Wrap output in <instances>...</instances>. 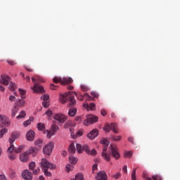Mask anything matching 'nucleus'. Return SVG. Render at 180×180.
<instances>
[{"label":"nucleus","instance_id":"nucleus-1","mask_svg":"<svg viewBox=\"0 0 180 180\" xmlns=\"http://www.w3.org/2000/svg\"><path fill=\"white\" fill-rule=\"evenodd\" d=\"M75 96H77L79 101H84V97L86 96L87 98H91L88 93H85L82 95L80 93L77 94L75 91H69L62 96H60V101L61 103H66V102H69L70 108L72 106H75L77 105V101H75Z\"/></svg>","mask_w":180,"mask_h":180},{"label":"nucleus","instance_id":"nucleus-2","mask_svg":"<svg viewBox=\"0 0 180 180\" xmlns=\"http://www.w3.org/2000/svg\"><path fill=\"white\" fill-rule=\"evenodd\" d=\"M32 81L34 84L33 87H31V89L33 90L34 94H44L46 92L44 91V87L39 84H41V82H44V79H43V77L36 75L34 77H32Z\"/></svg>","mask_w":180,"mask_h":180},{"label":"nucleus","instance_id":"nucleus-3","mask_svg":"<svg viewBox=\"0 0 180 180\" xmlns=\"http://www.w3.org/2000/svg\"><path fill=\"white\" fill-rule=\"evenodd\" d=\"M41 168L42 171L46 169H55L56 165L50 163L47 159L42 158L41 162Z\"/></svg>","mask_w":180,"mask_h":180},{"label":"nucleus","instance_id":"nucleus-4","mask_svg":"<svg viewBox=\"0 0 180 180\" xmlns=\"http://www.w3.org/2000/svg\"><path fill=\"white\" fill-rule=\"evenodd\" d=\"M19 136H20L19 132H13L11 134V138L9 139L10 147L7 150L8 153H12V151L15 150V146H13V143L15 142V140L16 139H18Z\"/></svg>","mask_w":180,"mask_h":180},{"label":"nucleus","instance_id":"nucleus-5","mask_svg":"<svg viewBox=\"0 0 180 180\" xmlns=\"http://www.w3.org/2000/svg\"><path fill=\"white\" fill-rule=\"evenodd\" d=\"M54 84H58L60 82L61 85H67L68 84H72L73 81L71 77H64L63 79L60 77H54L53 79Z\"/></svg>","mask_w":180,"mask_h":180},{"label":"nucleus","instance_id":"nucleus-6","mask_svg":"<svg viewBox=\"0 0 180 180\" xmlns=\"http://www.w3.org/2000/svg\"><path fill=\"white\" fill-rule=\"evenodd\" d=\"M53 148H54V143L49 142L43 148L44 154H46V155H50L51 153H53Z\"/></svg>","mask_w":180,"mask_h":180},{"label":"nucleus","instance_id":"nucleus-7","mask_svg":"<svg viewBox=\"0 0 180 180\" xmlns=\"http://www.w3.org/2000/svg\"><path fill=\"white\" fill-rule=\"evenodd\" d=\"M98 119V117L90 115L87 117V119L84 121V124H85V126H89V124H92V123H96Z\"/></svg>","mask_w":180,"mask_h":180},{"label":"nucleus","instance_id":"nucleus-8","mask_svg":"<svg viewBox=\"0 0 180 180\" xmlns=\"http://www.w3.org/2000/svg\"><path fill=\"white\" fill-rule=\"evenodd\" d=\"M58 126L56 124H53L51 126V131L46 130L44 131V133H46V137L48 139H51V136H54L56 134V132L58 131Z\"/></svg>","mask_w":180,"mask_h":180},{"label":"nucleus","instance_id":"nucleus-9","mask_svg":"<svg viewBox=\"0 0 180 180\" xmlns=\"http://www.w3.org/2000/svg\"><path fill=\"white\" fill-rule=\"evenodd\" d=\"M110 147L113 158H115V160H119L120 158V154L119 153L117 147L112 144L110 146Z\"/></svg>","mask_w":180,"mask_h":180},{"label":"nucleus","instance_id":"nucleus-10","mask_svg":"<svg viewBox=\"0 0 180 180\" xmlns=\"http://www.w3.org/2000/svg\"><path fill=\"white\" fill-rule=\"evenodd\" d=\"M55 120H57L58 123H65L67 122V116L62 113L56 114L53 117Z\"/></svg>","mask_w":180,"mask_h":180},{"label":"nucleus","instance_id":"nucleus-11","mask_svg":"<svg viewBox=\"0 0 180 180\" xmlns=\"http://www.w3.org/2000/svg\"><path fill=\"white\" fill-rule=\"evenodd\" d=\"M11 124V120L5 115H0V127L9 126Z\"/></svg>","mask_w":180,"mask_h":180},{"label":"nucleus","instance_id":"nucleus-12","mask_svg":"<svg viewBox=\"0 0 180 180\" xmlns=\"http://www.w3.org/2000/svg\"><path fill=\"white\" fill-rule=\"evenodd\" d=\"M11 82V77L8 75H1L0 77V84L2 85H9Z\"/></svg>","mask_w":180,"mask_h":180},{"label":"nucleus","instance_id":"nucleus-13","mask_svg":"<svg viewBox=\"0 0 180 180\" xmlns=\"http://www.w3.org/2000/svg\"><path fill=\"white\" fill-rule=\"evenodd\" d=\"M108 147H109V145H104L103 148V152L101 153V155L105 161H110V154L106 153V150H108Z\"/></svg>","mask_w":180,"mask_h":180},{"label":"nucleus","instance_id":"nucleus-14","mask_svg":"<svg viewBox=\"0 0 180 180\" xmlns=\"http://www.w3.org/2000/svg\"><path fill=\"white\" fill-rule=\"evenodd\" d=\"M22 177L25 180H32L33 178V174L29 172V170H25L22 173Z\"/></svg>","mask_w":180,"mask_h":180},{"label":"nucleus","instance_id":"nucleus-15","mask_svg":"<svg viewBox=\"0 0 180 180\" xmlns=\"http://www.w3.org/2000/svg\"><path fill=\"white\" fill-rule=\"evenodd\" d=\"M98 134L99 132L98 131V129H93L87 134V137L90 140H94V139H96L98 136Z\"/></svg>","mask_w":180,"mask_h":180},{"label":"nucleus","instance_id":"nucleus-16","mask_svg":"<svg viewBox=\"0 0 180 180\" xmlns=\"http://www.w3.org/2000/svg\"><path fill=\"white\" fill-rule=\"evenodd\" d=\"M34 131L32 130L28 131L26 134V139L27 141H33V140H34Z\"/></svg>","mask_w":180,"mask_h":180},{"label":"nucleus","instance_id":"nucleus-17","mask_svg":"<svg viewBox=\"0 0 180 180\" xmlns=\"http://www.w3.org/2000/svg\"><path fill=\"white\" fill-rule=\"evenodd\" d=\"M97 180H108V176L105 172H99L96 176Z\"/></svg>","mask_w":180,"mask_h":180},{"label":"nucleus","instance_id":"nucleus-18","mask_svg":"<svg viewBox=\"0 0 180 180\" xmlns=\"http://www.w3.org/2000/svg\"><path fill=\"white\" fill-rule=\"evenodd\" d=\"M95 106H96L95 103H91L90 105L88 103L83 104V108H85L86 110H94L95 109Z\"/></svg>","mask_w":180,"mask_h":180},{"label":"nucleus","instance_id":"nucleus-19","mask_svg":"<svg viewBox=\"0 0 180 180\" xmlns=\"http://www.w3.org/2000/svg\"><path fill=\"white\" fill-rule=\"evenodd\" d=\"M20 159L22 162H26L29 160V153L27 152L23 153L20 155Z\"/></svg>","mask_w":180,"mask_h":180},{"label":"nucleus","instance_id":"nucleus-20","mask_svg":"<svg viewBox=\"0 0 180 180\" xmlns=\"http://www.w3.org/2000/svg\"><path fill=\"white\" fill-rule=\"evenodd\" d=\"M68 115L71 117H74L75 115H77V108H71L69 109Z\"/></svg>","mask_w":180,"mask_h":180},{"label":"nucleus","instance_id":"nucleus-21","mask_svg":"<svg viewBox=\"0 0 180 180\" xmlns=\"http://www.w3.org/2000/svg\"><path fill=\"white\" fill-rule=\"evenodd\" d=\"M26 103V102L25 101V100L23 99H19L16 103H15V105L17 108H22V106H25V104Z\"/></svg>","mask_w":180,"mask_h":180},{"label":"nucleus","instance_id":"nucleus-22","mask_svg":"<svg viewBox=\"0 0 180 180\" xmlns=\"http://www.w3.org/2000/svg\"><path fill=\"white\" fill-rule=\"evenodd\" d=\"M110 126L111 130L114 133H115V134H117V133H119V131H117V124H116V123H111Z\"/></svg>","mask_w":180,"mask_h":180},{"label":"nucleus","instance_id":"nucleus-23","mask_svg":"<svg viewBox=\"0 0 180 180\" xmlns=\"http://www.w3.org/2000/svg\"><path fill=\"white\" fill-rule=\"evenodd\" d=\"M39 152V149L36 147H30L29 150L27 152L29 155L30 154H37Z\"/></svg>","mask_w":180,"mask_h":180},{"label":"nucleus","instance_id":"nucleus-24","mask_svg":"<svg viewBox=\"0 0 180 180\" xmlns=\"http://www.w3.org/2000/svg\"><path fill=\"white\" fill-rule=\"evenodd\" d=\"M75 151H77L75 149V145L74 143H70L69 146V153H70V154H75Z\"/></svg>","mask_w":180,"mask_h":180},{"label":"nucleus","instance_id":"nucleus-25","mask_svg":"<svg viewBox=\"0 0 180 180\" xmlns=\"http://www.w3.org/2000/svg\"><path fill=\"white\" fill-rule=\"evenodd\" d=\"M110 139L112 140V141H120V140H122V136L111 135Z\"/></svg>","mask_w":180,"mask_h":180},{"label":"nucleus","instance_id":"nucleus-26","mask_svg":"<svg viewBox=\"0 0 180 180\" xmlns=\"http://www.w3.org/2000/svg\"><path fill=\"white\" fill-rule=\"evenodd\" d=\"M70 180H84V174H82V173H78L75 175V179H72Z\"/></svg>","mask_w":180,"mask_h":180},{"label":"nucleus","instance_id":"nucleus-27","mask_svg":"<svg viewBox=\"0 0 180 180\" xmlns=\"http://www.w3.org/2000/svg\"><path fill=\"white\" fill-rule=\"evenodd\" d=\"M18 112H19V108L15 105L11 112L12 117H15L16 116V114L18 113Z\"/></svg>","mask_w":180,"mask_h":180},{"label":"nucleus","instance_id":"nucleus-28","mask_svg":"<svg viewBox=\"0 0 180 180\" xmlns=\"http://www.w3.org/2000/svg\"><path fill=\"white\" fill-rule=\"evenodd\" d=\"M69 162H70V164L75 165L78 162V159H77V158H74V156H70Z\"/></svg>","mask_w":180,"mask_h":180},{"label":"nucleus","instance_id":"nucleus-29","mask_svg":"<svg viewBox=\"0 0 180 180\" xmlns=\"http://www.w3.org/2000/svg\"><path fill=\"white\" fill-rule=\"evenodd\" d=\"M103 130H104V131H105L106 133H109V131H110L111 130L110 124H109V123L105 124V127L103 128Z\"/></svg>","mask_w":180,"mask_h":180},{"label":"nucleus","instance_id":"nucleus-30","mask_svg":"<svg viewBox=\"0 0 180 180\" xmlns=\"http://www.w3.org/2000/svg\"><path fill=\"white\" fill-rule=\"evenodd\" d=\"M10 91H15L18 87L16 86V84L13 82H10L9 86H8Z\"/></svg>","mask_w":180,"mask_h":180},{"label":"nucleus","instance_id":"nucleus-31","mask_svg":"<svg viewBox=\"0 0 180 180\" xmlns=\"http://www.w3.org/2000/svg\"><path fill=\"white\" fill-rule=\"evenodd\" d=\"M37 129H38V130H41V131L45 130L46 125H44V124H43V123H38Z\"/></svg>","mask_w":180,"mask_h":180},{"label":"nucleus","instance_id":"nucleus-32","mask_svg":"<svg viewBox=\"0 0 180 180\" xmlns=\"http://www.w3.org/2000/svg\"><path fill=\"white\" fill-rule=\"evenodd\" d=\"M71 126H75V124L72 123V121H68L67 123L64 125V129H68Z\"/></svg>","mask_w":180,"mask_h":180},{"label":"nucleus","instance_id":"nucleus-33","mask_svg":"<svg viewBox=\"0 0 180 180\" xmlns=\"http://www.w3.org/2000/svg\"><path fill=\"white\" fill-rule=\"evenodd\" d=\"M26 116V112L24 110L21 111L20 114L16 117V119H23Z\"/></svg>","mask_w":180,"mask_h":180},{"label":"nucleus","instance_id":"nucleus-34","mask_svg":"<svg viewBox=\"0 0 180 180\" xmlns=\"http://www.w3.org/2000/svg\"><path fill=\"white\" fill-rule=\"evenodd\" d=\"M25 148V146H20L18 148L14 150V152L16 154H19V153H22V150Z\"/></svg>","mask_w":180,"mask_h":180},{"label":"nucleus","instance_id":"nucleus-35","mask_svg":"<svg viewBox=\"0 0 180 180\" xmlns=\"http://www.w3.org/2000/svg\"><path fill=\"white\" fill-rule=\"evenodd\" d=\"M76 148H77V153H79V154L82 153L83 147L80 144H77Z\"/></svg>","mask_w":180,"mask_h":180},{"label":"nucleus","instance_id":"nucleus-36","mask_svg":"<svg viewBox=\"0 0 180 180\" xmlns=\"http://www.w3.org/2000/svg\"><path fill=\"white\" fill-rule=\"evenodd\" d=\"M36 167V163L34 162H31L29 165V169L31 170V171H34V168Z\"/></svg>","mask_w":180,"mask_h":180},{"label":"nucleus","instance_id":"nucleus-37","mask_svg":"<svg viewBox=\"0 0 180 180\" xmlns=\"http://www.w3.org/2000/svg\"><path fill=\"white\" fill-rule=\"evenodd\" d=\"M8 132V129L6 128H4L0 131V139H1V137H4V134L5 133Z\"/></svg>","mask_w":180,"mask_h":180},{"label":"nucleus","instance_id":"nucleus-38","mask_svg":"<svg viewBox=\"0 0 180 180\" xmlns=\"http://www.w3.org/2000/svg\"><path fill=\"white\" fill-rule=\"evenodd\" d=\"M120 176H122V174H120V172H117L115 174L112 176V178H114V179L117 180L119 179V178H120Z\"/></svg>","mask_w":180,"mask_h":180},{"label":"nucleus","instance_id":"nucleus-39","mask_svg":"<svg viewBox=\"0 0 180 180\" xmlns=\"http://www.w3.org/2000/svg\"><path fill=\"white\" fill-rule=\"evenodd\" d=\"M20 95H21V98H25V95L26 94V91L23 90L22 89H18Z\"/></svg>","mask_w":180,"mask_h":180},{"label":"nucleus","instance_id":"nucleus-40","mask_svg":"<svg viewBox=\"0 0 180 180\" xmlns=\"http://www.w3.org/2000/svg\"><path fill=\"white\" fill-rule=\"evenodd\" d=\"M101 143L103 144V146H109V141H108L106 139H102L101 140Z\"/></svg>","mask_w":180,"mask_h":180},{"label":"nucleus","instance_id":"nucleus-41","mask_svg":"<svg viewBox=\"0 0 180 180\" xmlns=\"http://www.w3.org/2000/svg\"><path fill=\"white\" fill-rule=\"evenodd\" d=\"M81 89L82 92H86L89 91V88L88 87V86H85V85H81Z\"/></svg>","mask_w":180,"mask_h":180},{"label":"nucleus","instance_id":"nucleus-42","mask_svg":"<svg viewBox=\"0 0 180 180\" xmlns=\"http://www.w3.org/2000/svg\"><path fill=\"white\" fill-rule=\"evenodd\" d=\"M137 169H134L133 170H132V173H131V180H137V179L136 178V170Z\"/></svg>","mask_w":180,"mask_h":180},{"label":"nucleus","instance_id":"nucleus-43","mask_svg":"<svg viewBox=\"0 0 180 180\" xmlns=\"http://www.w3.org/2000/svg\"><path fill=\"white\" fill-rule=\"evenodd\" d=\"M74 169V166L71 165H66V171L67 172H70V171H72Z\"/></svg>","mask_w":180,"mask_h":180},{"label":"nucleus","instance_id":"nucleus-44","mask_svg":"<svg viewBox=\"0 0 180 180\" xmlns=\"http://www.w3.org/2000/svg\"><path fill=\"white\" fill-rule=\"evenodd\" d=\"M41 99L44 101H49V99H50V96H49L48 94H45L41 96Z\"/></svg>","mask_w":180,"mask_h":180},{"label":"nucleus","instance_id":"nucleus-45","mask_svg":"<svg viewBox=\"0 0 180 180\" xmlns=\"http://www.w3.org/2000/svg\"><path fill=\"white\" fill-rule=\"evenodd\" d=\"M132 155H133V153H131V151L125 152L124 157L126 158H130V157H131Z\"/></svg>","mask_w":180,"mask_h":180},{"label":"nucleus","instance_id":"nucleus-46","mask_svg":"<svg viewBox=\"0 0 180 180\" xmlns=\"http://www.w3.org/2000/svg\"><path fill=\"white\" fill-rule=\"evenodd\" d=\"M82 134H84V131L82 130H79V131H77L76 133V134L75 135V139L76 137H81V136H82Z\"/></svg>","mask_w":180,"mask_h":180},{"label":"nucleus","instance_id":"nucleus-47","mask_svg":"<svg viewBox=\"0 0 180 180\" xmlns=\"http://www.w3.org/2000/svg\"><path fill=\"white\" fill-rule=\"evenodd\" d=\"M83 151H85L87 154L89 153V146L88 145L83 146Z\"/></svg>","mask_w":180,"mask_h":180},{"label":"nucleus","instance_id":"nucleus-48","mask_svg":"<svg viewBox=\"0 0 180 180\" xmlns=\"http://www.w3.org/2000/svg\"><path fill=\"white\" fill-rule=\"evenodd\" d=\"M32 123V120H27V121L23 122V126L25 127H27V126H29V124H30Z\"/></svg>","mask_w":180,"mask_h":180},{"label":"nucleus","instance_id":"nucleus-49","mask_svg":"<svg viewBox=\"0 0 180 180\" xmlns=\"http://www.w3.org/2000/svg\"><path fill=\"white\" fill-rule=\"evenodd\" d=\"M87 154H89V155H96L97 153L95 149H92V150H89Z\"/></svg>","mask_w":180,"mask_h":180},{"label":"nucleus","instance_id":"nucleus-50","mask_svg":"<svg viewBox=\"0 0 180 180\" xmlns=\"http://www.w3.org/2000/svg\"><path fill=\"white\" fill-rule=\"evenodd\" d=\"M58 88V86L55 85L54 84H50V89H52V91H56Z\"/></svg>","mask_w":180,"mask_h":180},{"label":"nucleus","instance_id":"nucleus-51","mask_svg":"<svg viewBox=\"0 0 180 180\" xmlns=\"http://www.w3.org/2000/svg\"><path fill=\"white\" fill-rule=\"evenodd\" d=\"M7 63L9 65H16V62L15 60H7Z\"/></svg>","mask_w":180,"mask_h":180},{"label":"nucleus","instance_id":"nucleus-52","mask_svg":"<svg viewBox=\"0 0 180 180\" xmlns=\"http://www.w3.org/2000/svg\"><path fill=\"white\" fill-rule=\"evenodd\" d=\"M42 105L44 108H49V106H50V102L45 101L42 102Z\"/></svg>","mask_w":180,"mask_h":180},{"label":"nucleus","instance_id":"nucleus-53","mask_svg":"<svg viewBox=\"0 0 180 180\" xmlns=\"http://www.w3.org/2000/svg\"><path fill=\"white\" fill-rule=\"evenodd\" d=\"M46 176H51V172H49V169L43 170Z\"/></svg>","mask_w":180,"mask_h":180},{"label":"nucleus","instance_id":"nucleus-54","mask_svg":"<svg viewBox=\"0 0 180 180\" xmlns=\"http://www.w3.org/2000/svg\"><path fill=\"white\" fill-rule=\"evenodd\" d=\"M91 95L94 98H99V94L96 91H91Z\"/></svg>","mask_w":180,"mask_h":180},{"label":"nucleus","instance_id":"nucleus-55","mask_svg":"<svg viewBox=\"0 0 180 180\" xmlns=\"http://www.w3.org/2000/svg\"><path fill=\"white\" fill-rule=\"evenodd\" d=\"M15 176H16V173L13 171H11L10 172V178L12 179L15 178Z\"/></svg>","mask_w":180,"mask_h":180},{"label":"nucleus","instance_id":"nucleus-56","mask_svg":"<svg viewBox=\"0 0 180 180\" xmlns=\"http://www.w3.org/2000/svg\"><path fill=\"white\" fill-rule=\"evenodd\" d=\"M8 158L11 161H13V160L16 158V156L13 155V153H11L10 155H8Z\"/></svg>","mask_w":180,"mask_h":180},{"label":"nucleus","instance_id":"nucleus-57","mask_svg":"<svg viewBox=\"0 0 180 180\" xmlns=\"http://www.w3.org/2000/svg\"><path fill=\"white\" fill-rule=\"evenodd\" d=\"M70 131L71 133V136L72 139H75V134H74V129L73 128H70Z\"/></svg>","mask_w":180,"mask_h":180},{"label":"nucleus","instance_id":"nucleus-58","mask_svg":"<svg viewBox=\"0 0 180 180\" xmlns=\"http://www.w3.org/2000/svg\"><path fill=\"white\" fill-rule=\"evenodd\" d=\"M40 172V168H37L35 170L33 171V175H38V174Z\"/></svg>","mask_w":180,"mask_h":180},{"label":"nucleus","instance_id":"nucleus-59","mask_svg":"<svg viewBox=\"0 0 180 180\" xmlns=\"http://www.w3.org/2000/svg\"><path fill=\"white\" fill-rule=\"evenodd\" d=\"M41 143H43V141L38 139L37 141H35V146H39V147H40V144H41Z\"/></svg>","mask_w":180,"mask_h":180},{"label":"nucleus","instance_id":"nucleus-60","mask_svg":"<svg viewBox=\"0 0 180 180\" xmlns=\"http://www.w3.org/2000/svg\"><path fill=\"white\" fill-rule=\"evenodd\" d=\"M96 169H98V164H94V165H93V167H92V171H93V172H94V171H96Z\"/></svg>","mask_w":180,"mask_h":180},{"label":"nucleus","instance_id":"nucleus-61","mask_svg":"<svg viewBox=\"0 0 180 180\" xmlns=\"http://www.w3.org/2000/svg\"><path fill=\"white\" fill-rule=\"evenodd\" d=\"M46 115H47V116H51V115H53V111L50 110H48L46 112Z\"/></svg>","mask_w":180,"mask_h":180},{"label":"nucleus","instance_id":"nucleus-62","mask_svg":"<svg viewBox=\"0 0 180 180\" xmlns=\"http://www.w3.org/2000/svg\"><path fill=\"white\" fill-rule=\"evenodd\" d=\"M122 171H123L124 174H127V165L123 167Z\"/></svg>","mask_w":180,"mask_h":180},{"label":"nucleus","instance_id":"nucleus-63","mask_svg":"<svg viewBox=\"0 0 180 180\" xmlns=\"http://www.w3.org/2000/svg\"><path fill=\"white\" fill-rule=\"evenodd\" d=\"M152 178L154 180H160L161 179V177H160V176H153Z\"/></svg>","mask_w":180,"mask_h":180},{"label":"nucleus","instance_id":"nucleus-64","mask_svg":"<svg viewBox=\"0 0 180 180\" xmlns=\"http://www.w3.org/2000/svg\"><path fill=\"white\" fill-rule=\"evenodd\" d=\"M0 180H6V177L4 174H0Z\"/></svg>","mask_w":180,"mask_h":180}]
</instances>
